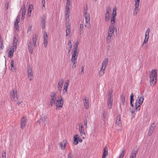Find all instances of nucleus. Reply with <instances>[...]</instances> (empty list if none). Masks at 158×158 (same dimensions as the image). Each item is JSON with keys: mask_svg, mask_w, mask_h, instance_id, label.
Segmentation results:
<instances>
[{"mask_svg": "<svg viewBox=\"0 0 158 158\" xmlns=\"http://www.w3.org/2000/svg\"><path fill=\"white\" fill-rule=\"evenodd\" d=\"M11 99L15 101H17L18 99V94L16 90L13 89L10 93Z\"/></svg>", "mask_w": 158, "mask_h": 158, "instance_id": "423d86ee", "label": "nucleus"}, {"mask_svg": "<svg viewBox=\"0 0 158 158\" xmlns=\"http://www.w3.org/2000/svg\"><path fill=\"white\" fill-rule=\"evenodd\" d=\"M27 71L28 77H32L33 76V74L32 69L29 65H27Z\"/></svg>", "mask_w": 158, "mask_h": 158, "instance_id": "f8f14e48", "label": "nucleus"}, {"mask_svg": "<svg viewBox=\"0 0 158 158\" xmlns=\"http://www.w3.org/2000/svg\"><path fill=\"white\" fill-rule=\"evenodd\" d=\"M115 123L118 126H119V125L121 124V121L120 120V116L119 115H118L117 117Z\"/></svg>", "mask_w": 158, "mask_h": 158, "instance_id": "c85d7f7f", "label": "nucleus"}, {"mask_svg": "<svg viewBox=\"0 0 158 158\" xmlns=\"http://www.w3.org/2000/svg\"><path fill=\"white\" fill-rule=\"evenodd\" d=\"M71 3H66L65 7V11H70L69 7L71 5Z\"/></svg>", "mask_w": 158, "mask_h": 158, "instance_id": "e433bc0d", "label": "nucleus"}, {"mask_svg": "<svg viewBox=\"0 0 158 158\" xmlns=\"http://www.w3.org/2000/svg\"><path fill=\"white\" fill-rule=\"evenodd\" d=\"M148 37L147 38L145 37V39L143 41V46H144V44L148 42Z\"/></svg>", "mask_w": 158, "mask_h": 158, "instance_id": "3c124183", "label": "nucleus"}, {"mask_svg": "<svg viewBox=\"0 0 158 158\" xmlns=\"http://www.w3.org/2000/svg\"><path fill=\"white\" fill-rule=\"evenodd\" d=\"M63 103V101L62 98L60 100H57L56 101V105L57 107H62ZM57 107H56V108Z\"/></svg>", "mask_w": 158, "mask_h": 158, "instance_id": "2eb2a0df", "label": "nucleus"}, {"mask_svg": "<svg viewBox=\"0 0 158 158\" xmlns=\"http://www.w3.org/2000/svg\"><path fill=\"white\" fill-rule=\"evenodd\" d=\"M10 65H11V70L13 72L15 71V67L14 65V61L13 60H11Z\"/></svg>", "mask_w": 158, "mask_h": 158, "instance_id": "7c9ffc66", "label": "nucleus"}, {"mask_svg": "<svg viewBox=\"0 0 158 158\" xmlns=\"http://www.w3.org/2000/svg\"><path fill=\"white\" fill-rule=\"evenodd\" d=\"M56 93L52 92L51 93L49 105L52 106L53 104H55L56 100Z\"/></svg>", "mask_w": 158, "mask_h": 158, "instance_id": "39448f33", "label": "nucleus"}, {"mask_svg": "<svg viewBox=\"0 0 158 158\" xmlns=\"http://www.w3.org/2000/svg\"><path fill=\"white\" fill-rule=\"evenodd\" d=\"M113 99L111 98H108V99L107 103L109 109H111L112 105Z\"/></svg>", "mask_w": 158, "mask_h": 158, "instance_id": "cd10ccee", "label": "nucleus"}, {"mask_svg": "<svg viewBox=\"0 0 158 158\" xmlns=\"http://www.w3.org/2000/svg\"><path fill=\"white\" fill-rule=\"evenodd\" d=\"M116 10L117 8L115 7H114L113 10V12L111 15V16L114 17H115L116 15Z\"/></svg>", "mask_w": 158, "mask_h": 158, "instance_id": "58836bf2", "label": "nucleus"}, {"mask_svg": "<svg viewBox=\"0 0 158 158\" xmlns=\"http://www.w3.org/2000/svg\"><path fill=\"white\" fill-rule=\"evenodd\" d=\"M33 5L31 4L29 6V7H28V9H30L32 10V8H33Z\"/></svg>", "mask_w": 158, "mask_h": 158, "instance_id": "338daca9", "label": "nucleus"}, {"mask_svg": "<svg viewBox=\"0 0 158 158\" xmlns=\"http://www.w3.org/2000/svg\"><path fill=\"white\" fill-rule=\"evenodd\" d=\"M13 55V52L10 50L8 52V56L10 58Z\"/></svg>", "mask_w": 158, "mask_h": 158, "instance_id": "37998d69", "label": "nucleus"}, {"mask_svg": "<svg viewBox=\"0 0 158 158\" xmlns=\"http://www.w3.org/2000/svg\"><path fill=\"white\" fill-rule=\"evenodd\" d=\"M108 62V59L107 58H105L102 61V68H104V69L107 65Z\"/></svg>", "mask_w": 158, "mask_h": 158, "instance_id": "f3484780", "label": "nucleus"}, {"mask_svg": "<svg viewBox=\"0 0 158 158\" xmlns=\"http://www.w3.org/2000/svg\"><path fill=\"white\" fill-rule=\"evenodd\" d=\"M105 69H104V68L101 67L100 71L98 73V75L100 76H101L104 74L105 73Z\"/></svg>", "mask_w": 158, "mask_h": 158, "instance_id": "f704fd0d", "label": "nucleus"}, {"mask_svg": "<svg viewBox=\"0 0 158 158\" xmlns=\"http://www.w3.org/2000/svg\"><path fill=\"white\" fill-rule=\"evenodd\" d=\"M72 63H73V64L72 65V68L73 69H74L76 67L75 63L76 62V60H70Z\"/></svg>", "mask_w": 158, "mask_h": 158, "instance_id": "a18cd8bd", "label": "nucleus"}, {"mask_svg": "<svg viewBox=\"0 0 158 158\" xmlns=\"http://www.w3.org/2000/svg\"><path fill=\"white\" fill-rule=\"evenodd\" d=\"M26 118L25 117H23L21 120V127L22 129H23L24 128V126L26 125Z\"/></svg>", "mask_w": 158, "mask_h": 158, "instance_id": "dca6fc26", "label": "nucleus"}, {"mask_svg": "<svg viewBox=\"0 0 158 158\" xmlns=\"http://www.w3.org/2000/svg\"><path fill=\"white\" fill-rule=\"evenodd\" d=\"M69 80H67L65 83L64 89L63 90V93L64 94H66L67 93V88L69 85Z\"/></svg>", "mask_w": 158, "mask_h": 158, "instance_id": "9d476101", "label": "nucleus"}, {"mask_svg": "<svg viewBox=\"0 0 158 158\" xmlns=\"http://www.w3.org/2000/svg\"><path fill=\"white\" fill-rule=\"evenodd\" d=\"M139 6V5L135 4V7L134 10V13L133 14L134 15L136 16L137 15V13L139 11V9L138 8Z\"/></svg>", "mask_w": 158, "mask_h": 158, "instance_id": "bb28decb", "label": "nucleus"}, {"mask_svg": "<svg viewBox=\"0 0 158 158\" xmlns=\"http://www.w3.org/2000/svg\"><path fill=\"white\" fill-rule=\"evenodd\" d=\"M83 27V25L82 24H81L80 26L79 29H80V34L82 33V30Z\"/></svg>", "mask_w": 158, "mask_h": 158, "instance_id": "49530a36", "label": "nucleus"}, {"mask_svg": "<svg viewBox=\"0 0 158 158\" xmlns=\"http://www.w3.org/2000/svg\"><path fill=\"white\" fill-rule=\"evenodd\" d=\"M73 155L71 153H69L68 155V158H72Z\"/></svg>", "mask_w": 158, "mask_h": 158, "instance_id": "680f3d73", "label": "nucleus"}, {"mask_svg": "<svg viewBox=\"0 0 158 158\" xmlns=\"http://www.w3.org/2000/svg\"><path fill=\"white\" fill-rule=\"evenodd\" d=\"M14 27L15 28V29L16 30H18V31L19 29V24H16V25L15 24H14Z\"/></svg>", "mask_w": 158, "mask_h": 158, "instance_id": "603ef678", "label": "nucleus"}, {"mask_svg": "<svg viewBox=\"0 0 158 158\" xmlns=\"http://www.w3.org/2000/svg\"><path fill=\"white\" fill-rule=\"evenodd\" d=\"M13 46L15 47H16L17 46V43L18 40L16 37L15 36L13 39Z\"/></svg>", "mask_w": 158, "mask_h": 158, "instance_id": "c9c22d12", "label": "nucleus"}, {"mask_svg": "<svg viewBox=\"0 0 158 158\" xmlns=\"http://www.w3.org/2000/svg\"><path fill=\"white\" fill-rule=\"evenodd\" d=\"M88 116H85L83 118L84 123V125L85 127L86 128H87V119L88 118Z\"/></svg>", "mask_w": 158, "mask_h": 158, "instance_id": "72a5a7b5", "label": "nucleus"}, {"mask_svg": "<svg viewBox=\"0 0 158 158\" xmlns=\"http://www.w3.org/2000/svg\"><path fill=\"white\" fill-rule=\"evenodd\" d=\"M111 8L109 6H108L106 8V10L108 11H111Z\"/></svg>", "mask_w": 158, "mask_h": 158, "instance_id": "bf43d9fd", "label": "nucleus"}, {"mask_svg": "<svg viewBox=\"0 0 158 158\" xmlns=\"http://www.w3.org/2000/svg\"><path fill=\"white\" fill-rule=\"evenodd\" d=\"M102 114L103 115V120L104 121V122L105 123V120L106 118V117L107 116V114L106 113V111L104 110L102 111Z\"/></svg>", "mask_w": 158, "mask_h": 158, "instance_id": "4c0bfd02", "label": "nucleus"}, {"mask_svg": "<svg viewBox=\"0 0 158 158\" xmlns=\"http://www.w3.org/2000/svg\"><path fill=\"white\" fill-rule=\"evenodd\" d=\"M37 38L38 36L36 34H35L32 36V41L34 47H36V43Z\"/></svg>", "mask_w": 158, "mask_h": 158, "instance_id": "393cba45", "label": "nucleus"}, {"mask_svg": "<svg viewBox=\"0 0 158 158\" xmlns=\"http://www.w3.org/2000/svg\"><path fill=\"white\" fill-rule=\"evenodd\" d=\"M115 17L113 16H111L110 23L111 25H113V24L115 23Z\"/></svg>", "mask_w": 158, "mask_h": 158, "instance_id": "ea45409f", "label": "nucleus"}, {"mask_svg": "<svg viewBox=\"0 0 158 158\" xmlns=\"http://www.w3.org/2000/svg\"><path fill=\"white\" fill-rule=\"evenodd\" d=\"M112 36V35L111 33L108 34V36L106 38V42L107 43H109L111 41Z\"/></svg>", "mask_w": 158, "mask_h": 158, "instance_id": "473e14b6", "label": "nucleus"}, {"mask_svg": "<svg viewBox=\"0 0 158 158\" xmlns=\"http://www.w3.org/2000/svg\"><path fill=\"white\" fill-rule=\"evenodd\" d=\"M138 149H136L135 151H134L131 153L130 158H135L136 156V154L137 153Z\"/></svg>", "mask_w": 158, "mask_h": 158, "instance_id": "c756f323", "label": "nucleus"}, {"mask_svg": "<svg viewBox=\"0 0 158 158\" xmlns=\"http://www.w3.org/2000/svg\"><path fill=\"white\" fill-rule=\"evenodd\" d=\"M41 26L43 29H45L46 27V16L45 15H43L41 18Z\"/></svg>", "mask_w": 158, "mask_h": 158, "instance_id": "1a4fd4ad", "label": "nucleus"}, {"mask_svg": "<svg viewBox=\"0 0 158 158\" xmlns=\"http://www.w3.org/2000/svg\"><path fill=\"white\" fill-rule=\"evenodd\" d=\"M3 47L2 41H0V49H3Z\"/></svg>", "mask_w": 158, "mask_h": 158, "instance_id": "6e6d98bb", "label": "nucleus"}, {"mask_svg": "<svg viewBox=\"0 0 158 158\" xmlns=\"http://www.w3.org/2000/svg\"><path fill=\"white\" fill-rule=\"evenodd\" d=\"M143 100V96L141 94L139 95L137 99L136 100L135 105L137 106L138 109H140V106L142 104Z\"/></svg>", "mask_w": 158, "mask_h": 158, "instance_id": "20e7f679", "label": "nucleus"}, {"mask_svg": "<svg viewBox=\"0 0 158 158\" xmlns=\"http://www.w3.org/2000/svg\"><path fill=\"white\" fill-rule=\"evenodd\" d=\"M66 25V36H67L70 33V26L69 23H67Z\"/></svg>", "mask_w": 158, "mask_h": 158, "instance_id": "5701e85b", "label": "nucleus"}, {"mask_svg": "<svg viewBox=\"0 0 158 158\" xmlns=\"http://www.w3.org/2000/svg\"><path fill=\"white\" fill-rule=\"evenodd\" d=\"M87 10L85 9L83 13L85 19L86 24L85 27L88 28H89L90 27V25L89 23L90 21V15L89 13L87 12Z\"/></svg>", "mask_w": 158, "mask_h": 158, "instance_id": "7ed1b4c3", "label": "nucleus"}, {"mask_svg": "<svg viewBox=\"0 0 158 158\" xmlns=\"http://www.w3.org/2000/svg\"><path fill=\"white\" fill-rule=\"evenodd\" d=\"M25 4L23 3V5L21 6V10H22V14H25L26 9H25Z\"/></svg>", "mask_w": 158, "mask_h": 158, "instance_id": "2f4dec72", "label": "nucleus"}, {"mask_svg": "<svg viewBox=\"0 0 158 158\" xmlns=\"http://www.w3.org/2000/svg\"><path fill=\"white\" fill-rule=\"evenodd\" d=\"M78 134H76L74 136L73 143L74 145H77L78 143Z\"/></svg>", "mask_w": 158, "mask_h": 158, "instance_id": "a878e982", "label": "nucleus"}, {"mask_svg": "<svg viewBox=\"0 0 158 158\" xmlns=\"http://www.w3.org/2000/svg\"><path fill=\"white\" fill-rule=\"evenodd\" d=\"M140 0H135V4L139 5Z\"/></svg>", "mask_w": 158, "mask_h": 158, "instance_id": "13d9d810", "label": "nucleus"}, {"mask_svg": "<svg viewBox=\"0 0 158 158\" xmlns=\"http://www.w3.org/2000/svg\"><path fill=\"white\" fill-rule=\"evenodd\" d=\"M134 94L133 93L131 94L130 97V105L131 106L134 108V110H130V112L131 113H134L135 112L139 111L140 110V109H138L137 106H135L134 105L133 103L132 102L134 101Z\"/></svg>", "mask_w": 158, "mask_h": 158, "instance_id": "f03ea898", "label": "nucleus"}, {"mask_svg": "<svg viewBox=\"0 0 158 158\" xmlns=\"http://www.w3.org/2000/svg\"><path fill=\"white\" fill-rule=\"evenodd\" d=\"M154 123H153L151 126L150 127V128L149 130V132L148 133V135L149 136H150L153 131L155 127V125H154Z\"/></svg>", "mask_w": 158, "mask_h": 158, "instance_id": "412c9836", "label": "nucleus"}, {"mask_svg": "<svg viewBox=\"0 0 158 158\" xmlns=\"http://www.w3.org/2000/svg\"><path fill=\"white\" fill-rule=\"evenodd\" d=\"M108 148L106 147L104 148V152L102 156V158H106V156L108 155Z\"/></svg>", "mask_w": 158, "mask_h": 158, "instance_id": "4be33fe9", "label": "nucleus"}, {"mask_svg": "<svg viewBox=\"0 0 158 158\" xmlns=\"http://www.w3.org/2000/svg\"><path fill=\"white\" fill-rule=\"evenodd\" d=\"M67 143V140H63L60 143V145L62 150H64L65 149Z\"/></svg>", "mask_w": 158, "mask_h": 158, "instance_id": "6ab92c4d", "label": "nucleus"}, {"mask_svg": "<svg viewBox=\"0 0 158 158\" xmlns=\"http://www.w3.org/2000/svg\"><path fill=\"white\" fill-rule=\"evenodd\" d=\"M125 151V149H123V150L122 151V152L121 153L120 155L119 156V158H123Z\"/></svg>", "mask_w": 158, "mask_h": 158, "instance_id": "c03bdc74", "label": "nucleus"}, {"mask_svg": "<svg viewBox=\"0 0 158 158\" xmlns=\"http://www.w3.org/2000/svg\"><path fill=\"white\" fill-rule=\"evenodd\" d=\"M70 11H65V19L66 20V22H67V19H69L70 15Z\"/></svg>", "mask_w": 158, "mask_h": 158, "instance_id": "79ce46f5", "label": "nucleus"}, {"mask_svg": "<svg viewBox=\"0 0 158 158\" xmlns=\"http://www.w3.org/2000/svg\"><path fill=\"white\" fill-rule=\"evenodd\" d=\"M78 141L80 142H81L82 141V140L80 138L79 135L78 136Z\"/></svg>", "mask_w": 158, "mask_h": 158, "instance_id": "69168bd1", "label": "nucleus"}, {"mask_svg": "<svg viewBox=\"0 0 158 158\" xmlns=\"http://www.w3.org/2000/svg\"><path fill=\"white\" fill-rule=\"evenodd\" d=\"M64 82V80L63 79H62L61 80H59L57 85V88L58 90L60 92L63 86V83Z\"/></svg>", "mask_w": 158, "mask_h": 158, "instance_id": "ddd939ff", "label": "nucleus"}, {"mask_svg": "<svg viewBox=\"0 0 158 158\" xmlns=\"http://www.w3.org/2000/svg\"><path fill=\"white\" fill-rule=\"evenodd\" d=\"M67 45L69 47V48H72V44L71 41V40H69V42L67 44Z\"/></svg>", "mask_w": 158, "mask_h": 158, "instance_id": "8fccbe9b", "label": "nucleus"}, {"mask_svg": "<svg viewBox=\"0 0 158 158\" xmlns=\"http://www.w3.org/2000/svg\"><path fill=\"white\" fill-rule=\"evenodd\" d=\"M25 15V14H22V17H21L22 19H24Z\"/></svg>", "mask_w": 158, "mask_h": 158, "instance_id": "774afa93", "label": "nucleus"}, {"mask_svg": "<svg viewBox=\"0 0 158 158\" xmlns=\"http://www.w3.org/2000/svg\"><path fill=\"white\" fill-rule=\"evenodd\" d=\"M150 30L149 28H148L147 29L146 31V32L145 33H146V34H148L149 35V32H150Z\"/></svg>", "mask_w": 158, "mask_h": 158, "instance_id": "e2e57ef3", "label": "nucleus"}, {"mask_svg": "<svg viewBox=\"0 0 158 158\" xmlns=\"http://www.w3.org/2000/svg\"><path fill=\"white\" fill-rule=\"evenodd\" d=\"M79 131L80 133L81 136L83 139H84L86 137V135L85 133L84 129L82 124H81V125L79 127Z\"/></svg>", "mask_w": 158, "mask_h": 158, "instance_id": "6e6552de", "label": "nucleus"}, {"mask_svg": "<svg viewBox=\"0 0 158 158\" xmlns=\"http://www.w3.org/2000/svg\"><path fill=\"white\" fill-rule=\"evenodd\" d=\"M44 37V47L45 48L46 47L48 44V36L47 35V33L45 32L43 34Z\"/></svg>", "mask_w": 158, "mask_h": 158, "instance_id": "9b49d317", "label": "nucleus"}, {"mask_svg": "<svg viewBox=\"0 0 158 158\" xmlns=\"http://www.w3.org/2000/svg\"><path fill=\"white\" fill-rule=\"evenodd\" d=\"M19 22H20L19 20L16 19L15 21L14 22V24H15V25H16V24H18V23H19Z\"/></svg>", "mask_w": 158, "mask_h": 158, "instance_id": "052dcab7", "label": "nucleus"}, {"mask_svg": "<svg viewBox=\"0 0 158 158\" xmlns=\"http://www.w3.org/2000/svg\"><path fill=\"white\" fill-rule=\"evenodd\" d=\"M112 93L111 92H109L108 96L109 97V98H112L113 95L112 94Z\"/></svg>", "mask_w": 158, "mask_h": 158, "instance_id": "4d7b16f0", "label": "nucleus"}, {"mask_svg": "<svg viewBox=\"0 0 158 158\" xmlns=\"http://www.w3.org/2000/svg\"><path fill=\"white\" fill-rule=\"evenodd\" d=\"M28 48L29 51L30 53L32 54L33 52V47L31 41L27 42Z\"/></svg>", "mask_w": 158, "mask_h": 158, "instance_id": "a211bd4d", "label": "nucleus"}, {"mask_svg": "<svg viewBox=\"0 0 158 158\" xmlns=\"http://www.w3.org/2000/svg\"><path fill=\"white\" fill-rule=\"evenodd\" d=\"M6 153L5 151H4L3 152L2 154V158H6Z\"/></svg>", "mask_w": 158, "mask_h": 158, "instance_id": "5fc2aeb1", "label": "nucleus"}, {"mask_svg": "<svg viewBox=\"0 0 158 158\" xmlns=\"http://www.w3.org/2000/svg\"><path fill=\"white\" fill-rule=\"evenodd\" d=\"M114 31V26L113 25H110L109 27V30L108 32V34L111 33L112 34L113 33Z\"/></svg>", "mask_w": 158, "mask_h": 158, "instance_id": "b1692460", "label": "nucleus"}, {"mask_svg": "<svg viewBox=\"0 0 158 158\" xmlns=\"http://www.w3.org/2000/svg\"><path fill=\"white\" fill-rule=\"evenodd\" d=\"M110 18V14H105V19L106 21H108Z\"/></svg>", "mask_w": 158, "mask_h": 158, "instance_id": "09e8293b", "label": "nucleus"}, {"mask_svg": "<svg viewBox=\"0 0 158 158\" xmlns=\"http://www.w3.org/2000/svg\"><path fill=\"white\" fill-rule=\"evenodd\" d=\"M73 53L72 54V57L70 60H76L78 55V51L73 50Z\"/></svg>", "mask_w": 158, "mask_h": 158, "instance_id": "4468645a", "label": "nucleus"}, {"mask_svg": "<svg viewBox=\"0 0 158 158\" xmlns=\"http://www.w3.org/2000/svg\"><path fill=\"white\" fill-rule=\"evenodd\" d=\"M83 103L85 109H88L89 106V100L85 98L83 100Z\"/></svg>", "mask_w": 158, "mask_h": 158, "instance_id": "aec40b11", "label": "nucleus"}, {"mask_svg": "<svg viewBox=\"0 0 158 158\" xmlns=\"http://www.w3.org/2000/svg\"><path fill=\"white\" fill-rule=\"evenodd\" d=\"M81 73L82 74H83L84 73V72H83V69H84V67L83 66H82L81 67Z\"/></svg>", "mask_w": 158, "mask_h": 158, "instance_id": "0e129e2a", "label": "nucleus"}, {"mask_svg": "<svg viewBox=\"0 0 158 158\" xmlns=\"http://www.w3.org/2000/svg\"><path fill=\"white\" fill-rule=\"evenodd\" d=\"M8 5H9V2L8 1L6 3L5 5L6 10H7L8 9Z\"/></svg>", "mask_w": 158, "mask_h": 158, "instance_id": "864d4df0", "label": "nucleus"}, {"mask_svg": "<svg viewBox=\"0 0 158 158\" xmlns=\"http://www.w3.org/2000/svg\"><path fill=\"white\" fill-rule=\"evenodd\" d=\"M74 48L73 49V50L77 51V48H78V43H76L74 46Z\"/></svg>", "mask_w": 158, "mask_h": 158, "instance_id": "de8ad7c7", "label": "nucleus"}, {"mask_svg": "<svg viewBox=\"0 0 158 158\" xmlns=\"http://www.w3.org/2000/svg\"><path fill=\"white\" fill-rule=\"evenodd\" d=\"M157 75L156 70H153L150 75V83H152L151 85L154 86L156 83V76Z\"/></svg>", "mask_w": 158, "mask_h": 158, "instance_id": "f257e3e1", "label": "nucleus"}, {"mask_svg": "<svg viewBox=\"0 0 158 158\" xmlns=\"http://www.w3.org/2000/svg\"><path fill=\"white\" fill-rule=\"evenodd\" d=\"M121 100L123 105H124L125 104V97L124 95H122L121 96Z\"/></svg>", "mask_w": 158, "mask_h": 158, "instance_id": "a19ab883", "label": "nucleus"}, {"mask_svg": "<svg viewBox=\"0 0 158 158\" xmlns=\"http://www.w3.org/2000/svg\"><path fill=\"white\" fill-rule=\"evenodd\" d=\"M49 121V118L48 117L44 115H42L40 118L37 121L39 123H44V125L45 126L46 124H48Z\"/></svg>", "mask_w": 158, "mask_h": 158, "instance_id": "0eeeda50", "label": "nucleus"}]
</instances>
